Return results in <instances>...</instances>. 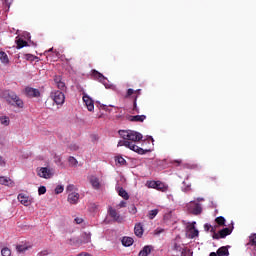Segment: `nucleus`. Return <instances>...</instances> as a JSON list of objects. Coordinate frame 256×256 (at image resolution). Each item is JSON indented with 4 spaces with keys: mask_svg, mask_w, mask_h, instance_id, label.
<instances>
[{
    "mask_svg": "<svg viewBox=\"0 0 256 256\" xmlns=\"http://www.w3.org/2000/svg\"><path fill=\"white\" fill-rule=\"evenodd\" d=\"M118 134L122 139L129 141L130 143H137L143 139V135L133 130H119Z\"/></svg>",
    "mask_w": 256,
    "mask_h": 256,
    "instance_id": "nucleus-1",
    "label": "nucleus"
},
{
    "mask_svg": "<svg viewBox=\"0 0 256 256\" xmlns=\"http://www.w3.org/2000/svg\"><path fill=\"white\" fill-rule=\"evenodd\" d=\"M6 101L10 105L18 107V109H23V107H25V103L23 102V100L20 99L13 91H6Z\"/></svg>",
    "mask_w": 256,
    "mask_h": 256,
    "instance_id": "nucleus-2",
    "label": "nucleus"
},
{
    "mask_svg": "<svg viewBox=\"0 0 256 256\" xmlns=\"http://www.w3.org/2000/svg\"><path fill=\"white\" fill-rule=\"evenodd\" d=\"M117 147H127L131 151H134L135 153H138V155H145L147 153V150H144L143 148L135 145L133 142H130L129 140H120L117 144Z\"/></svg>",
    "mask_w": 256,
    "mask_h": 256,
    "instance_id": "nucleus-3",
    "label": "nucleus"
},
{
    "mask_svg": "<svg viewBox=\"0 0 256 256\" xmlns=\"http://www.w3.org/2000/svg\"><path fill=\"white\" fill-rule=\"evenodd\" d=\"M50 97L56 105H63L65 103V94L59 90L51 92Z\"/></svg>",
    "mask_w": 256,
    "mask_h": 256,
    "instance_id": "nucleus-4",
    "label": "nucleus"
},
{
    "mask_svg": "<svg viewBox=\"0 0 256 256\" xmlns=\"http://www.w3.org/2000/svg\"><path fill=\"white\" fill-rule=\"evenodd\" d=\"M187 209L192 215H201L203 212V208L201 207V204L191 201L187 204Z\"/></svg>",
    "mask_w": 256,
    "mask_h": 256,
    "instance_id": "nucleus-5",
    "label": "nucleus"
},
{
    "mask_svg": "<svg viewBox=\"0 0 256 256\" xmlns=\"http://www.w3.org/2000/svg\"><path fill=\"white\" fill-rule=\"evenodd\" d=\"M233 233V226L229 228H223L219 231V233L213 234V239H225L228 235H231Z\"/></svg>",
    "mask_w": 256,
    "mask_h": 256,
    "instance_id": "nucleus-6",
    "label": "nucleus"
},
{
    "mask_svg": "<svg viewBox=\"0 0 256 256\" xmlns=\"http://www.w3.org/2000/svg\"><path fill=\"white\" fill-rule=\"evenodd\" d=\"M37 175L42 179H51L53 177V172L47 167H41L38 169Z\"/></svg>",
    "mask_w": 256,
    "mask_h": 256,
    "instance_id": "nucleus-7",
    "label": "nucleus"
},
{
    "mask_svg": "<svg viewBox=\"0 0 256 256\" xmlns=\"http://www.w3.org/2000/svg\"><path fill=\"white\" fill-rule=\"evenodd\" d=\"M25 95L26 97H30V98H37V97H41V92L37 88L26 87Z\"/></svg>",
    "mask_w": 256,
    "mask_h": 256,
    "instance_id": "nucleus-8",
    "label": "nucleus"
},
{
    "mask_svg": "<svg viewBox=\"0 0 256 256\" xmlns=\"http://www.w3.org/2000/svg\"><path fill=\"white\" fill-rule=\"evenodd\" d=\"M83 102L85 103L88 111H93L95 109V103L93 102V99L89 97L86 93L83 94Z\"/></svg>",
    "mask_w": 256,
    "mask_h": 256,
    "instance_id": "nucleus-9",
    "label": "nucleus"
},
{
    "mask_svg": "<svg viewBox=\"0 0 256 256\" xmlns=\"http://www.w3.org/2000/svg\"><path fill=\"white\" fill-rule=\"evenodd\" d=\"M92 76L94 77V79H96V81H99L100 83H103V85H105L107 78H105V76L101 74V72L97 70H92Z\"/></svg>",
    "mask_w": 256,
    "mask_h": 256,
    "instance_id": "nucleus-10",
    "label": "nucleus"
},
{
    "mask_svg": "<svg viewBox=\"0 0 256 256\" xmlns=\"http://www.w3.org/2000/svg\"><path fill=\"white\" fill-rule=\"evenodd\" d=\"M110 217L114 219V221H117V223H121L123 221V217L117 213V210L110 208L108 211Z\"/></svg>",
    "mask_w": 256,
    "mask_h": 256,
    "instance_id": "nucleus-11",
    "label": "nucleus"
},
{
    "mask_svg": "<svg viewBox=\"0 0 256 256\" xmlns=\"http://www.w3.org/2000/svg\"><path fill=\"white\" fill-rule=\"evenodd\" d=\"M68 202H70L71 205H77L79 203V193L72 192L68 195Z\"/></svg>",
    "mask_w": 256,
    "mask_h": 256,
    "instance_id": "nucleus-12",
    "label": "nucleus"
},
{
    "mask_svg": "<svg viewBox=\"0 0 256 256\" xmlns=\"http://www.w3.org/2000/svg\"><path fill=\"white\" fill-rule=\"evenodd\" d=\"M18 201H20L21 205H24L25 207H29V205H31V200H29V196L25 194H19Z\"/></svg>",
    "mask_w": 256,
    "mask_h": 256,
    "instance_id": "nucleus-13",
    "label": "nucleus"
},
{
    "mask_svg": "<svg viewBox=\"0 0 256 256\" xmlns=\"http://www.w3.org/2000/svg\"><path fill=\"white\" fill-rule=\"evenodd\" d=\"M54 83L56 85V87H58L60 89V91H65V82L61 81V76H55L54 77Z\"/></svg>",
    "mask_w": 256,
    "mask_h": 256,
    "instance_id": "nucleus-14",
    "label": "nucleus"
},
{
    "mask_svg": "<svg viewBox=\"0 0 256 256\" xmlns=\"http://www.w3.org/2000/svg\"><path fill=\"white\" fill-rule=\"evenodd\" d=\"M0 185H6L7 187H13V185H15V183L12 182L11 179L8 177L0 176Z\"/></svg>",
    "mask_w": 256,
    "mask_h": 256,
    "instance_id": "nucleus-15",
    "label": "nucleus"
},
{
    "mask_svg": "<svg viewBox=\"0 0 256 256\" xmlns=\"http://www.w3.org/2000/svg\"><path fill=\"white\" fill-rule=\"evenodd\" d=\"M147 119V116L145 115H135V116H130V121L133 123H143Z\"/></svg>",
    "mask_w": 256,
    "mask_h": 256,
    "instance_id": "nucleus-16",
    "label": "nucleus"
},
{
    "mask_svg": "<svg viewBox=\"0 0 256 256\" xmlns=\"http://www.w3.org/2000/svg\"><path fill=\"white\" fill-rule=\"evenodd\" d=\"M143 232H144L143 224H141V223L136 224L134 227V233H135L136 237H143Z\"/></svg>",
    "mask_w": 256,
    "mask_h": 256,
    "instance_id": "nucleus-17",
    "label": "nucleus"
},
{
    "mask_svg": "<svg viewBox=\"0 0 256 256\" xmlns=\"http://www.w3.org/2000/svg\"><path fill=\"white\" fill-rule=\"evenodd\" d=\"M90 183H91L93 189H101V183L99 182V178L92 176L90 178Z\"/></svg>",
    "mask_w": 256,
    "mask_h": 256,
    "instance_id": "nucleus-18",
    "label": "nucleus"
},
{
    "mask_svg": "<svg viewBox=\"0 0 256 256\" xmlns=\"http://www.w3.org/2000/svg\"><path fill=\"white\" fill-rule=\"evenodd\" d=\"M29 249H31V246L27 245V243L16 246V251H18V253H25V251H29Z\"/></svg>",
    "mask_w": 256,
    "mask_h": 256,
    "instance_id": "nucleus-19",
    "label": "nucleus"
},
{
    "mask_svg": "<svg viewBox=\"0 0 256 256\" xmlns=\"http://www.w3.org/2000/svg\"><path fill=\"white\" fill-rule=\"evenodd\" d=\"M218 256H229V246H222L217 250Z\"/></svg>",
    "mask_w": 256,
    "mask_h": 256,
    "instance_id": "nucleus-20",
    "label": "nucleus"
},
{
    "mask_svg": "<svg viewBox=\"0 0 256 256\" xmlns=\"http://www.w3.org/2000/svg\"><path fill=\"white\" fill-rule=\"evenodd\" d=\"M134 240L132 237H123L122 238V245H124V247H131V245H133Z\"/></svg>",
    "mask_w": 256,
    "mask_h": 256,
    "instance_id": "nucleus-21",
    "label": "nucleus"
},
{
    "mask_svg": "<svg viewBox=\"0 0 256 256\" xmlns=\"http://www.w3.org/2000/svg\"><path fill=\"white\" fill-rule=\"evenodd\" d=\"M152 249L153 248L151 246H144L143 249L139 252L138 256H148L151 254Z\"/></svg>",
    "mask_w": 256,
    "mask_h": 256,
    "instance_id": "nucleus-22",
    "label": "nucleus"
},
{
    "mask_svg": "<svg viewBox=\"0 0 256 256\" xmlns=\"http://www.w3.org/2000/svg\"><path fill=\"white\" fill-rule=\"evenodd\" d=\"M0 61L4 65H7V63H9V56H7V53L3 51L0 52Z\"/></svg>",
    "mask_w": 256,
    "mask_h": 256,
    "instance_id": "nucleus-23",
    "label": "nucleus"
},
{
    "mask_svg": "<svg viewBox=\"0 0 256 256\" xmlns=\"http://www.w3.org/2000/svg\"><path fill=\"white\" fill-rule=\"evenodd\" d=\"M118 195L120 197H123L125 201H128L129 199V193H127V191L123 188H118Z\"/></svg>",
    "mask_w": 256,
    "mask_h": 256,
    "instance_id": "nucleus-24",
    "label": "nucleus"
},
{
    "mask_svg": "<svg viewBox=\"0 0 256 256\" xmlns=\"http://www.w3.org/2000/svg\"><path fill=\"white\" fill-rule=\"evenodd\" d=\"M156 189L157 191H162V193H165V191H167V186L163 182L157 181Z\"/></svg>",
    "mask_w": 256,
    "mask_h": 256,
    "instance_id": "nucleus-25",
    "label": "nucleus"
},
{
    "mask_svg": "<svg viewBox=\"0 0 256 256\" xmlns=\"http://www.w3.org/2000/svg\"><path fill=\"white\" fill-rule=\"evenodd\" d=\"M215 223H217V225H219V227H225V223H226L225 217L219 216V217L215 218Z\"/></svg>",
    "mask_w": 256,
    "mask_h": 256,
    "instance_id": "nucleus-26",
    "label": "nucleus"
},
{
    "mask_svg": "<svg viewBox=\"0 0 256 256\" xmlns=\"http://www.w3.org/2000/svg\"><path fill=\"white\" fill-rule=\"evenodd\" d=\"M16 45H17V49H23V47H27V41L19 38L17 41H16Z\"/></svg>",
    "mask_w": 256,
    "mask_h": 256,
    "instance_id": "nucleus-27",
    "label": "nucleus"
},
{
    "mask_svg": "<svg viewBox=\"0 0 256 256\" xmlns=\"http://www.w3.org/2000/svg\"><path fill=\"white\" fill-rule=\"evenodd\" d=\"M10 122L11 121L9 120V117H7V116L0 117V123H1V125H4V127H9Z\"/></svg>",
    "mask_w": 256,
    "mask_h": 256,
    "instance_id": "nucleus-28",
    "label": "nucleus"
},
{
    "mask_svg": "<svg viewBox=\"0 0 256 256\" xmlns=\"http://www.w3.org/2000/svg\"><path fill=\"white\" fill-rule=\"evenodd\" d=\"M68 162H69L70 167H77V165L79 163V161H77V159H75V157H73V156H70L68 158Z\"/></svg>",
    "mask_w": 256,
    "mask_h": 256,
    "instance_id": "nucleus-29",
    "label": "nucleus"
},
{
    "mask_svg": "<svg viewBox=\"0 0 256 256\" xmlns=\"http://www.w3.org/2000/svg\"><path fill=\"white\" fill-rule=\"evenodd\" d=\"M115 161L119 165H127V160H125V158H123L122 156H116Z\"/></svg>",
    "mask_w": 256,
    "mask_h": 256,
    "instance_id": "nucleus-30",
    "label": "nucleus"
},
{
    "mask_svg": "<svg viewBox=\"0 0 256 256\" xmlns=\"http://www.w3.org/2000/svg\"><path fill=\"white\" fill-rule=\"evenodd\" d=\"M158 213H159L158 209L150 210L148 213L149 219H155V217H157Z\"/></svg>",
    "mask_w": 256,
    "mask_h": 256,
    "instance_id": "nucleus-31",
    "label": "nucleus"
},
{
    "mask_svg": "<svg viewBox=\"0 0 256 256\" xmlns=\"http://www.w3.org/2000/svg\"><path fill=\"white\" fill-rule=\"evenodd\" d=\"M83 243H91V233L85 232L83 234Z\"/></svg>",
    "mask_w": 256,
    "mask_h": 256,
    "instance_id": "nucleus-32",
    "label": "nucleus"
},
{
    "mask_svg": "<svg viewBox=\"0 0 256 256\" xmlns=\"http://www.w3.org/2000/svg\"><path fill=\"white\" fill-rule=\"evenodd\" d=\"M146 185L149 189H157V181H147Z\"/></svg>",
    "mask_w": 256,
    "mask_h": 256,
    "instance_id": "nucleus-33",
    "label": "nucleus"
},
{
    "mask_svg": "<svg viewBox=\"0 0 256 256\" xmlns=\"http://www.w3.org/2000/svg\"><path fill=\"white\" fill-rule=\"evenodd\" d=\"M1 255L2 256H11V249L4 247L1 250Z\"/></svg>",
    "mask_w": 256,
    "mask_h": 256,
    "instance_id": "nucleus-34",
    "label": "nucleus"
},
{
    "mask_svg": "<svg viewBox=\"0 0 256 256\" xmlns=\"http://www.w3.org/2000/svg\"><path fill=\"white\" fill-rule=\"evenodd\" d=\"M190 237L191 239H195V237H199V230L197 229L190 230Z\"/></svg>",
    "mask_w": 256,
    "mask_h": 256,
    "instance_id": "nucleus-35",
    "label": "nucleus"
},
{
    "mask_svg": "<svg viewBox=\"0 0 256 256\" xmlns=\"http://www.w3.org/2000/svg\"><path fill=\"white\" fill-rule=\"evenodd\" d=\"M47 193V188L45 186H40L38 188V194L39 195H45Z\"/></svg>",
    "mask_w": 256,
    "mask_h": 256,
    "instance_id": "nucleus-36",
    "label": "nucleus"
},
{
    "mask_svg": "<svg viewBox=\"0 0 256 256\" xmlns=\"http://www.w3.org/2000/svg\"><path fill=\"white\" fill-rule=\"evenodd\" d=\"M63 191H64V188H63L62 185H58V186L55 188V193H56V195H59V194L63 193Z\"/></svg>",
    "mask_w": 256,
    "mask_h": 256,
    "instance_id": "nucleus-37",
    "label": "nucleus"
},
{
    "mask_svg": "<svg viewBox=\"0 0 256 256\" xmlns=\"http://www.w3.org/2000/svg\"><path fill=\"white\" fill-rule=\"evenodd\" d=\"M129 213H131V215H135L137 213V207H135V205H131L129 207Z\"/></svg>",
    "mask_w": 256,
    "mask_h": 256,
    "instance_id": "nucleus-38",
    "label": "nucleus"
},
{
    "mask_svg": "<svg viewBox=\"0 0 256 256\" xmlns=\"http://www.w3.org/2000/svg\"><path fill=\"white\" fill-rule=\"evenodd\" d=\"M250 245H255L256 247V234L250 236Z\"/></svg>",
    "mask_w": 256,
    "mask_h": 256,
    "instance_id": "nucleus-39",
    "label": "nucleus"
},
{
    "mask_svg": "<svg viewBox=\"0 0 256 256\" xmlns=\"http://www.w3.org/2000/svg\"><path fill=\"white\" fill-rule=\"evenodd\" d=\"M70 151H78L79 150V146L77 144H71L69 146Z\"/></svg>",
    "mask_w": 256,
    "mask_h": 256,
    "instance_id": "nucleus-40",
    "label": "nucleus"
},
{
    "mask_svg": "<svg viewBox=\"0 0 256 256\" xmlns=\"http://www.w3.org/2000/svg\"><path fill=\"white\" fill-rule=\"evenodd\" d=\"M181 256H191V250L183 249L181 252Z\"/></svg>",
    "mask_w": 256,
    "mask_h": 256,
    "instance_id": "nucleus-41",
    "label": "nucleus"
},
{
    "mask_svg": "<svg viewBox=\"0 0 256 256\" xmlns=\"http://www.w3.org/2000/svg\"><path fill=\"white\" fill-rule=\"evenodd\" d=\"M133 111H135L136 113H139V108H137V96L134 99Z\"/></svg>",
    "mask_w": 256,
    "mask_h": 256,
    "instance_id": "nucleus-42",
    "label": "nucleus"
},
{
    "mask_svg": "<svg viewBox=\"0 0 256 256\" xmlns=\"http://www.w3.org/2000/svg\"><path fill=\"white\" fill-rule=\"evenodd\" d=\"M164 229L163 228H158L154 231V235H161V233H164Z\"/></svg>",
    "mask_w": 256,
    "mask_h": 256,
    "instance_id": "nucleus-43",
    "label": "nucleus"
},
{
    "mask_svg": "<svg viewBox=\"0 0 256 256\" xmlns=\"http://www.w3.org/2000/svg\"><path fill=\"white\" fill-rule=\"evenodd\" d=\"M133 93H135V90H133L132 88H129V89L127 90L126 97H131V95H133Z\"/></svg>",
    "mask_w": 256,
    "mask_h": 256,
    "instance_id": "nucleus-44",
    "label": "nucleus"
},
{
    "mask_svg": "<svg viewBox=\"0 0 256 256\" xmlns=\"http://www.w3.org/2000/svg\"><path fill=\"white\" fill-rule=\"evenodd\" d=\"M66 190L69 191V192L75 191V185H73V184L68 185Z\"/></svg>",
    "mask_w": 256,
    "mask_h": 256,
    "instance_id": "nucleus-45",
    "label": "nucleus"
},
{
    "mask_svg": "<svg viewBox=\"0 0 256 256\" xmlns=\"http://www.w3.org/2000/svg\"><path fill=\"white\" fill-rule=\"evenodd\" d=\"M97 209H98L97 204H95V203L90 204V210L91 211H97Z\"/></svg>",
    "mask_w": 256,
    "mask_h": 256,
    "instance_id": "nucleus-46",
    "label": "nucleus"
},
{
    "mask_svg": "<svg viewBox=\"0 0 256 256\" xmlns=\"http://www.w3.org/2000/svg\"><path fill=\"white\" fill-rule=\"evenodd\" d=\"M173 250L174 251H181V245H179L177 243H174Z\"/></svg>",
    "mask_w": 256,
    "mask_h": 256,
    "instance_id": "nucleus-47",
    "label": "nucleus"
},
{
    "mask_svg": "<svg viewBox=\"0 0 256 256\" xmlns=\"http://www.w3.org/2000/svg\"><path fill=\"white\" fill-rule=\"evenodd\" d=\"M172 165H176V167H179V165H181L182 161L181 160H173Z\"/></svg>",
    "mask_w": 256,
    "mask_h": 256,
    "instance_id": "nucleus-48",
    "label": "nucleus"
},
{
    "mask_svg": "<svg viewBox=\"0 0 256 256\" xmlns=\"http://www.w3.org/2000/svg\"><path fill=\"white\" fill-rule=\"evenodd\" d=\"M74 221L77 225H81V223H83V218H75Z\"/></svg>",
    "mask_w": 256,
    "mask_h": 256,
    "instance_id": "nucleus-49",
    "label": "nucleus"
},
{
    "mask_svg": "<svg viewBox=\"0 0 256 256\" xmlns=\"http://www.w3.org/2000/svg\"><path fill=\"white\" fill-rule=\"evenodd\" d=\"M119 207H120V208L127 207V202L121 201V202L119 203Z\"/></svg>",
    "mask_w": 256,
    "mask_h": 256,
    "instance_id": "nucleus-50",
    "label": "nucleus"
},
{
    "mask_svg": "<svg viewBox=\"0 0 256 256\" xmlns=\"http://www.w3.org/2000/svg\"><path fill=\"white\" fill-rule=\"evenodd\" d=\"M211 224H205L204 225V229H205V231H210L211 230Z\"/></svg>",
    "mask_w": 256,
    "mask_h": 256,
    "instance_id": "nucleus-51",
    "label": "nucleus"
},
{
    "mask_svg": "<svg viewBox=\"0 0 256 256\" xmlns=\"http://www.w3.org/2000/svg\"><path fill=\"white\" fill-rule=\"evenodd\" d=\"M215 231H216V228L213 227V226H211V228H210V233H213V235H215V233H217V232H215Z\"/></svg>",
    "mask_w": 256,
    "mask_h": 256,
    "instance_id": "nucleus-52",
    "label": "nucleus"
},
{
    "mask_svg": "<svg viewBox=\"0 0 256 256\" xmlns=\"http://www.w3.org/2000/svg\"><path fill=\"white\" fill-rule=\"evenodd\" d=\"M0 165L3 167L5 165V160L0 156Z\"/></svg>",
    "mask_w": 256,
    "mask_h": 256,
    "instance_id": "nucleus-53",
    "label": "nucleus"
},
{
    "mask_svg": "<svg viewBox=\"0 0 256 256\" xmlns=\"http://www.w3.org/2000/svg\"><path fill=\"white\" fill-rule=\"evenodd\" d=\"M102 109H103L104 111H109V106L103 105V106H102Z\"/></svg>",
    "mask_w": 256,
    "mask_h": 256,
    "instance_id": "nucleus-54",
    "label": "nucleus"
},
{
    "mask_svg": "<svg viewBox=\"0 0 256 256\" xmlns=\"http://www.w3.org/2000/svg\"><path fill=\"white\" fill-rule=\"evenodd\" d=\"M26 57H27V59H32L33 55L27 54Z\"/></svg>",
    "mask_w": 256,
    "mask_h": 256,
    "instance_id": "nucleus-55",
    "label": "nucleus"
},
{
    "mask_svg": "<svg viewBox=\"0 0 256 256\" xmlns=\"http://www.w3.org/2000/svg\"><path fill=\"white\" fill-rule=\"evenodd\" d=\"M135 93L139 95V93H141V89L136 90Z\"/></svg>",
    "mask_w": 256,
    "mask_h": 256,
    "instance_id": "nucleus-56",
    "label": "nucleus"
},
{
    "mask_svg": "<svg viewBox=\"0 0 256 256\" xmlns=\"http://www.w3.org/2000/svg\"><path fill=\"white\" fill-rule=\"evenodd\" d=\"M51 51H53V48H50L47 53H51Z\"/></svg>",
    "mask_w": 256,
    "mask_h": 256,
    "instance_id": "nucleus-57",
    "label": "nucleus"
},
{
    "mask_svg": "<svg viewBox=\"0 0 256 256\" xmlns=\"http://www.w3.org/2000/svg\"><path fill=\"white\" fill-rule=\"evenodd\" d=\"M198 201H203V198H198Z\"/></svg>",
    "mask_w": 256,
    "mask_h": 256,
    "instance_id": "nucleus-58",
    "label": "nucleus"
}]
</instances>
